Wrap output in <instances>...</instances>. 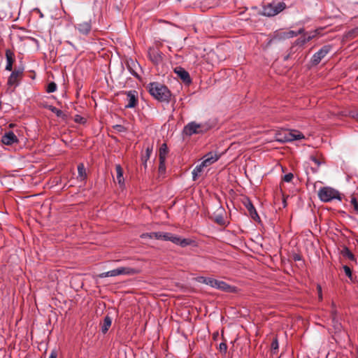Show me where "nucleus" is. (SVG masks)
<instances>
[{
  "label": "nucleus",
  "mask_w": 358,
  "mask_h": 358,
  "mask_svg": "<svg viewBox=\"0 0 358 358\" xmlns=\"http://www.w3.org/2000/svg\"><path fill=\"white\" fill-rule=\"evenodd\" d=\"M166 160L159 159V172L162 174L164 173L166 171Z\"/></svg>",
  "instance_id": "nucleus-32"
},
{
  "label": "nucleus",
  "mask_w": 358,
  "mask_h": 358,
  "mask_svg": "<svg viewBox=\"0 0 358 358\" xmlns=\"http://www.w3.org/2000/svg\"><path fill=\"white\" fill-rule=\"evenodd\" d=\"M141 238H155L157 240L161 239V231L144 233L141 235Z\"/></svg>",
  "instance_id": "nucleus-22"
},
{
  "label": "nucleus",
  "mask_w": 358,
  "mask_h": 358,
  "mask_svg": "<svg viewBox=\"0 0 358 358\" xmlns=\"http://www.w3.org/2000/svg\"><path fill=\"white\" fill-rule=\"evenodd\" d=\"M220 157L216 152H210L204 155L203 160L201 164L204 167H206L216 162L220 159Z\"/></svg>",
  "instance_id": "nucleus-15"
},
{
  "label": "nucleus",
  "mask_w": 358,
  "mask_h": 358,
  "mask_svg": "<svg viewBox=\"0 0 358 358\" xmlns=\"http://www.w3.org/2000/svg\"><path fill=\"white\" fill-rule=\"evenodd\" d=\"M148 90H168L164 85H159L157 83H150Z\"/></svg>",
  "instance_id": "nucleus-28"
},
{
  "label": "nucleus",
  "mask_w": 358,
  "mask_h": 358,
  "mask_svg": "<svg viewBox=\"0 0 358 358\" xmlns=\"http://www.w3.org/2000/svg\"><path fill=\"white\" fill-rule=\"evenodd\" d=\"M332 46L331 45H325L322 46L317 52H316L312 57L310 62L313 66L317 65L323 58L331 50Z\"/></svg>",
  "instance_id": "nucleus-9"
},
{
  "label": "nucleus",
  "mask_w": 358,
  "mask_h": 358,
  "mask_svg": "<svg viewBox=\"0 0 358 358\" xmlns=\"http://www.w3.org/2000/svg\"><path fill=\"white\" fill-rule=\"evenodd\" d=\"M212 278H207L204 276H199L196 278L198 282L203 283L207 285H210Z\"/></svg>",
  "instance_id": "nucleus-29"
},
{
  "label": "nucleus",
  "mask_w": 358,
  "mask_h": 358,
  "mask_svg": "<svg viewBox=\"0 0 358 358\" xmlns=\"http://www.w3.org/2000/svg\"><path fill=\"white\" fill-rule=\"evenodd\" d=\"M75 29L79 31L80 34L87 36L92 29L91 20L82 22L75 25Z\"/></svg>",
  "instance_id": "nucleus-12"
},
{
  "label": "nucleus",
  "mask_w": 358,
  "mask_h": 358,
  "mask_svg": "<svg viewBox=\"0 0 358 358\" xmlns=\"http://www.w3.org/2000/svg\"><path fill=\"white\" fill-rule=\"evenodd\" d=\"M131 65H132L134 67H135L136 66H138V64L137 63V62H135L132 59H131L130 63L128 62V69H129L130 73L132 75H134L135 77L138 78L139 77L138 74L133 69V67H131Z\"/></svg>",
  "instance_id": "nucleus-26"
},
{
  "label": "nucleus",
  "mask_w": 358,
  "mask_h": 358,
  "mask_svg": "<svg viewBox=\"0 0 358 358\" xmlns=\"http://www.w3.org/2000/svg\"><path fill=\"white\" fill-rule=\"evenodd\" d=\"M115 171L117 182L120 186H123L124 185V179L123 177V170L122 166L120 164H117L115 166Z\"/></svg>",
  "instance_id": "nucleus-19"
},
{
  "label": "nucleus",
  "mask_w": 358,
  "mask_h": 358,
  "mask_svg": "<svg viewBox=\"0 0 358 358\" xmlns=\"http://www.w3.org/2000/svg\"><path fill=\"white\" fill-rule=\"evenodd\" d=\"M304 36H306V38L308 42L310 41V40H312L315 36L314 34H305Z\"/></svg>",
  "instance_id": "nucleus-47"
},
{
  "label": "nucleus",
  "mask_w": 358,
  "mask_h": 358,
  "mask_svg": "<svg viewBox=\"0 0 358 358\" xmlns=\"http://www.w3.org/2000/svg\"><path fill=\"white\" fill-rule=\"evenodd\" d=\"M351 202H352V203H353L355 209L357 211H358V203H357V200L355 199H352Z\"/></svg>",
  "instance_id": "nucleus-48"
},
{
  "label": "nucleus",
  "mask_w": 358,
  "mask_h": 358,
  "mask_svg": "<svg viewBox=\"0 0 358 358\" xmlns=\"http://www.w3.org/2000/svg\"><path fill=\"white\" fill-rule=\"evenodd\" d=\"M164 241H169L176 245L185 247L191 244L192 241L188 238H182L180 236H175L171 233L161 232V239Z\"/></svg>",
  "instance_id": "nucleus-6"
},
{
  "label": "nucleus",
  "mask_w": 358,
  "mask_h": 358,
  "mask_svg": "<svg viewBox=\"0 0 358 358\" xmlns=\"http://www.w3.org/2000/svg\"><path fill=\"white\" fill-rule=\"evenodd\" d=\"M9 127H13V124H9Z\"/></svg>",
  "instance_id": "nucleus-52"
},
{
  "label": "nucleus",
  "mask_w": 358,
  "mask_h": 358,
  "mask_svg": "<svg viewBox=\"0 0 358 358\" xmlns=\"http://www.w3.org/2000/svg\"><path fill=\"white\" fill-rule=\"evenodd\" d=\"M219 350L222 353H226L227 350V345L225 343H221L219 345Z\"/></svg>",
  "instance_id": "nucleus-36"
},
{
  "label": "nucleus",
  "mask_w": 358,
  "mask_h": 358,
  "mask_svg": "<svg viewBox=\"0 0 358 358\" xmlns=\"http://www.w3.org/2000/svg\"><path fill=\"white\" fill-rule=\"evenodd\" d=\"M213 127V124L210 121L197 123L194 121L189 122L183 128V134L191 136L194 134H203Z\"/></svg>",
  "instance_id": "nucleus-1"
},
{
  "label": "nucleus",
  "mask_w": 358,
  "mask_h": 358,
  "mask_svg": "<svg viewBox=\"0 0 358 358\" xmlns=\"http://www.w3.org/2000/svg\"><path fill=\"white\" fill-rule=\"evenodd\" d=\"M348 116L357 120L358 112L354 110H348Z\"/></svg>",
  "instance_id": "nucleus-40"
},
{
  "label": "nucleus",
  "mask_w": 358,
  "mask_h": 358,
  "mask_svg": "<svg viewBox=\"0 0 358 358\" xmlns=\"http://www.w3.org/2000/svg\"><path fill=\"white\" fill-rule=\"evenodd\" d=\"M317 291H318V297H319V299L321 301L322 299V287L320 285H317Z\"/></svg>",
  "instance_id": "nucleus-45"
},
{
  "label": "nucleus",
  "mask_w": 358,
  "mask_h": 358,
  "mask_svg": "<svg viewBox=\"0 0 358 358\" xmlns=\"http://www.w3.org/2000/svg\"><path fill=\"white\" fill-rule=\"evenodd\" d=\"M46 108H48L52 113H54L57 117H61L63 115V112L61 110L57 108L56 107L52 105H48L46 106Z\"/></svg>",
  "instance_id": "nucleus-30"
},
{
  "label": "nucleus",
  "mask_w": 358,
  "mask_h": 358,
  "mask_svg": "<svg viewBox=\"0 0 358 358\" xmlns=\"http://www.w3.org/2000/svg\"><path fill=\"white\" fill-rule=\"evenodd\" d=\"M204 168L203 166H202L201 164L197 165L192 171V179L193 180H196L200 173L202 172L203 169Z\"/></svg>",
  "instance_id": "nucleus-24"
},
{
  "label": "nucleus",
  "mask_w": 358,
  "mask_h": 358,
  "mask_svg": "<svg viewBox=\"0 0 358 358\" xmlns=\"http://www.w3.org/2000/svg\"><path fill=\"white\" fill-rule=\"evenodd\" d=\"M1 142L6 145H11L18 142L17 136L11 131L6 132L1 137Z\"/></svg>",
  "instance_id": "nucleus-13"
},
{
  "label": "nucleus",
  "mask_w": 358,
  "mask_h": 358,
  "mask_svg": "<svg viewBox=\"0 0 358 358\" xmlns=\"http://www.w3.org/2000/svg\"><path fill=\"white\" fill-rule=\"evenodd\" d=\"M111 323H112L111 317L108 315L106 316L103 320V324L101 327L102 333L106 334L108 331L109 327L111 325Z\"/></svg>",
  "instance_id": "nucleus-23"
},
{
  "label": "nucleus",
  "mask_w": 358,
  "mask_h": 358,
  "mask_svg": "<svg viewBox=\"0 0 358 358\" xmlns=\"http://www.w3.org/2000/svg\"><path fill=\"white\" fill-rule=\"evenodd\" d=\"M173 72L176 74L177 77L180 78L185 87H189L192 83L189 73L184 68L176 66L173 69Z\"/></svg>",
  "instance_id": "nucleus-10"
},
{
  "label": "nucleus",
  "mask_w": 358,
  "mask_h": 358,
  "mask_svg": "<svg viewBox=\"0 0 358 358\" xmlns=\"http://www.w3.org/2000/svg\"><path fill=\"white\" fill-rule=\"evenodd\" d=\"M148 54L149 58L153 63L158 64L162 62L163 54L159 50L156 48H150Z\"/></svg>",
  "instance_id": "nucleus-14"
},
{
  "label": "nucleus",
  "mask_w": 358,
  "mask_h": 358,
  "mask_svg": "<svg viewBox=\"0 0 358 358\" xmlns=\"http://www.w3.org/2000/svg\"><path fill=\"white\" fill-rule=\"evenodd\" d=\"M357 120H358V115H357Z\"/></svg>",
  "instance_id": "nucleus-54"
},
{
  "label": "nucleus",
  "mask_w": 358,
  "mask_h": 358,
  "mask_svg": "<svg viewBox=\"0 0 358 358\" xmlns=\"http://www.w3.org/2000/svg\"><path fill=\"white\" fill-rule=\"evenodd\" d=\"M286 8L284 2L270 3L263 7V15L267 17H273Z\"/></svg>",
  "instance_id": "nucleus-5"
},
{
  "label": "nucleus",
  "mask_w": 358,
  "mask_h": 358,
  "mask_svg": "<svg viewBox=\"0 0 358 358\" xmlns=\"http://www.w3.org/2000/svg\"><path fill=\"white\" fill-rule=\"evenodd\" d=\"M47 90H57V85L54 82H51L48 84Z\"/></svg>",
  "instance_id": "nucleus-44"
},
{
  "label": "nucleus",
  "mask_w": 358,
  "mask_h": 358,
  "mask_svg": "<svg viewBox=\"0 0 358 358\" xmlns=\"http://www.w3.org/2000/svg\"><path fill=\"white\" fill-rule=\"evenodd\" d=\"M317 195L322 202H331L334 199L341 201L339 192L330 187H321L318 191Z\"/></svg>",
  "instance_id": "nucleus-3"
},
{
  "label": "nucleus",
  "mask_w": 358,
  "mask_h": 358,
  "mask_svg": "<svg viewBox=\"0 0 358 358\" xmlns=\"http://www.w3.org/2000/svg\"><path fill=\"white\" fill-rule=\"evenodd\" d=\"M275 38L278 40H284L289 38L287 37V31H276L275 32Z\"/></svg>",
  "instance_id": "nucleus-31"
},
{
  "label": "nucleus",
  "mask_w": 358,
  "mask_h": 358,
  "mask_svg": "<svg viewBox=\"0 0 358 358\" xmlns=\"http://www.w3.org/2000/svg\"><path fill=\"white\" fill-rule=\"evenodd\" d=\"M5 55L6 59L5 70L8 71H11L13 70V65L15 62V55L12 50H10V49H6Z\"/></svg>",
  "instance_id": "nucleus-17"
},
{
  "label": "nucleus",
  "mask_w": 358,
  "mask_h": 358,
  "mask_svg": "<svg viewBox=\"0 0 358 358\" xmlns=\"http://www.w3.org/2000/svg\"><path fill=\"white\" fill-rule=\"evenodd\" d=\"M152 148H147V149L145 150V155L143 156V160L145 161V163L150 158L151 152H152Z\"/></svg>",
  "instance_id": "nucleus-33"
},
{
  "label": "nucleus",
  "mask_w": 358,
  "mask_h": 358,
  "mask_svg": "<svg viewBox=\"0 0 358 358\" xmlns=\"http://www.w3.org/2000/svg\"><path fill=\"white\" fill-rule=\"evenodd\" d=\"M245 206L248 209V210L250 213V215L251 216V217L252 219L255 220L256 217H259L255 208L254 207V206L252 205V203H251V201L250 200H248L245 203Z\"/></svg>",
  "instance_id": "nucleus-20"
},
{
  "label": "nucleus",
  "mask_w": 358,
  "mask_h": 358,
  "mask_svg": "<svg viewBox=\"0 0 358 358\" xmlns=\"http://www.w3.org/2000/svg\"><path fill=\"white\" fill-rule=\"evenodd\" d=\"M343 256L345 258H348L350 260H355V255L348 248H345L342 251Z\"/></svg>",
  "instance_id": "nucleus-27"
},
{
  "label": "nucleus",
  "mask_w": 358,
  "mask_h": 358,
  "mask_svg": "<svg viewBox=\"0 0 358 358\" xmlns=\"http://www.w3.org/2000/svg\"><path fill=\"white\" fill-rule=\"evenodd\" d=\"M11 73L8 79L7 83L10 87H16L18 86L20 80L22 77L24 73V67H15L14 70L11 71Z\"/></svg>",
  "instance_id": "nucleus-7"
},
{
  "label": "nucleus",
  "mask_w": 358,
  "mask_h": 358,
  "mask_svg": "<svg viewBox=\"0 0 358 358\" xmlns=\"http://www.w3.org/2000/svg\"><path fill=\"white\" fill-rule=\"evenodd\" d=\"M343 270H344V272L345 273V275L349 277V278H351L352 277V271H351V269L349 266H343Z\"/></svg>",
  "instance_id": "nucleus-38"
},
{
  "label": "nucleus",
  "mask_w": 358,
  "mask_h": 358,
  "mask_svg": "<svg viewBox=\"0 0 358 358\" xmlns=\"http://www.w3.org/2000/svg\"><path fill=\"white\" fill-rule=\"evenodd\" d=\"M48 92H52L53 91L52 90H50V91H47Z\"/></svg>",
  "instance_id": "nucleus-53"
},
{
  "label": "nucleus",
  "mask_w": 358,
  "mask_h": 358,
  "mask_svg": "<svg viewBox=\"0 0 358 358\" xmlns=\"http://www.w3.org/2000/svg\"><path fill=\"white\" fill-rule=\"evenodd\" d=\"M331 305H332V310H331L332 322L334 324V327L336 329H339L340 328V324L338 323V321L336 319V310L335 309V304H334V302H332Z\"/></svg>",
  "instance_id": "nucleus-25"
},
{
  "label": "nucleus",
  "mask_w": 358,
  "mask_h": 358,
  "mask_svg": "<svg viewBox=\"0 0 358 358\" xmlns=\"http://www.w3.org/2000/svg\"><path fill=\"white\" fill-rule=\"evenodd\" d=\"M303 31H304L303 29H300L298 31H296V32L298 33V35H299V34H302Z\"/></svg>",
  "instance_id": "nucleus-51"
},
{
  "label": "nucleus",
  "mask_w": 358,
  "mask_h": 358,
  "mask_svg": "<svg viewBox=\"0 0 358 358\" xmlns=\"http://www.w3.org/2000/svg\"><path fill=\"white\" fill-rule=\"evenodd\" d=\"M222 220V217H217L216 218V222H217V223H221Z\"/></svg>",
  "instance_id": "nucleus-50"
},
{
  "label": "nucleus",
  "mask_w": 358,
  "mask_h": 358,
  "mask_svg": "<svg viewBox=\"0 0 358 358\" xmlns=\"http://www.w3.org/2000/svg\"><path fill=\"white\" fill-rule=\"evenodd\" d=\"M169 150L166 143H163L159 150V159L166 160Z\"/></svg>",
  "instance_id": "nucleus-21"
},
{
  "label": "nucleus",
  "mask_w": 358,
  "mask_h": 358,
  "mask_svg": "<svg viewBox=\"0 0 358 358\" xmlns=\"http://www.w3.org/2000/svg\"><path fill=\"white\" fill-rule=\"evenodd\" d=\"M87 172L83 163L78 165V176L77 180L80 182H85L87 179Z\"/></svg>",
  "instance_id": "nucleus-18"
},
{
  "label": "nucleus",
  "mask_w": 358,
  "mask_h": 358,
  "mask_svg": "<svg viewBox=\"0 0 358 358\" xmlns=\"http://www.w3.org/2000/svg\"><path fill=\"white\" fill-rule=\"evenodd\" d=\"M57 352L55 351H52L48 358H57Z\"/></svg>",
  "instance_id": "nucleus-49"
},
{
  "label": "nucleus",
  "mask_w": 358,
  "mask_h": 358,
  "mask_svg": "<svg viewBox=\"0 0 358 358\" xmlns=\"http://www.w3.org/2000/svg\"><path fill=\"white\" fill-rule=\"evenodd\" d=\"M294 175L292 173H289L284 176L283 180L287 182H289L293 179Z\"/></svg>",
  "instance_id": "nucleus-35"
},
{
  "label": "nucleus",
  "mask_w": 358,
  "mask_h": 358,
  "mask_svg": "<svg viewBox=\"0 0 358 358\" xmlns=\"http://www.w3.org/2000/svg\"><path fill=\"white\" fill-rule=\"evenodd\" d=\"M336 115L338 116H348V111L347 110H341V111H339Z\"/></svg>",
  "instance_id": "nucleus-46"
},
{
  "label": "nucleus",
  "mask_w": 358,
  "mask_h": 358,
  "mask_svg": "<svg viewBox=\"0 0 358 358\" xmlns=\"http://www.w3.org/2000/svg\"><path fill=\"white\" fill-rule=\"evenodd\" d=\"M171 91H148L153 98L161 102L169 103L171 96Z\"/></svg>",
  "instance_id": "nucleus-11"
},
{
  "label": "nucleus",
  "mask_w": 358,
  "mask_h": 358,
  "mask_svg": "<svg viewBox=\"0 0 358 358\" xmlns=\"http://www.w3.org/2000/svg\"><path fill=\"white\" fill-rule=\"evenodd\" d=\"M271 348L274 350L278 349V342L277 339L273 341L271 343Z\"/></svg>",
  "instance_id": "nucleus-42"
},
{
  "label": "nucleus",
  "mask_w": 358,
  "mask_h": 358,
  "mask_svg": "<svg viewBox=\"0 0 358 358\" xmlns=\"http://www.w3.org/2000/svg\"><path fill=\"white\" fill-rule=\"evenodd\" d=\"M114 128L117 131H120V132H122V131H125V128L124 126L121 125V124H116L114 126Z\"/></svg>",
  "instance_id": "nucleus-41"
},
{
  "label": "nucleus",
  "mask_w": 358,
  "mask_h": 358,
  "mask_svg": "<svg viewBox=\"0 0 358 358\" xmlns=\"http://www.w3.org/2000/svg\"><path fill=\"white\" fill-rule=\"evenodd\" d=\"M210 287L229 293H234L237 290L236 287L231 286L224 281L216 280L213 278Z\"/></svg>",
  "instance_id": "nucleus-8"
},
{
  "label": "nucleus",
  "mask_w": 358,
  "mask_h": 358,
  "mask_svg": "<svg viewBox=\"0 0 358 358\" xmlns=\"http://www.w3.org/2000/svg\"><path fill=\"white\" fill-rule=\"evenodd\" d=\"M306 43H308V41H306V36H303L296 41V45H303Z\"/></svg>",
  "instance_id": "nucleus-34"
},
{
  "label": "nucleus",
  "mask_w": 358,
  "mask_h": 358,
  "mask_svg": "<svg viewBox=\"0 0 358 358\" xmlns=\"http://www.w3.org/2000/svg\"><path fill=\"white\" fill-rule=\"evenodd\" d=\"M310 159L317 166V167L320 166V164H322V162L315 157L312 156L310 157Z\"/></svg>",
  "instance_id": "nucleus-43"
},
{
  "label": "nucleus",
  "mask_w": 358,
  "mask_h": 358,
  "mask_svg": "<svg viewBox=\"0 0 358 358\" xmlns=\"http://www.w3.org/2000/svg\"><path fill=\"white\" fill-rule=\"evenodd\" d=\"M304 138V136L297 130H282L275 134L278 142L285 143Z\"/></svg>",
  "instance_id": "nucleus-2"
},
{
  "label": "nucleus",
  "mask_w": 358,
  "mask_h": 358,
  "mask_svg": "<svg viewBox=\"0 0 358 358\" xmlns=\"http://www.w3.org/2000/svg\"><path fill=\"white\" fill-rule=\"evenodd\" d=\"M74 120H75V122H76L78 123H80V124H84L86 122V120L84 117H83L82 116L78 115L75 116Z\"/></svg>",
  "instance_id": "nucleus-37"
},
{
  "label": "nucleus",
  "mask_w": 358,
  "mask_h": 358,
  "mask_svg": "<svg viewBox=\"0 0 358 358\" xmlns=\"http://www.w3.org/2000/svg\"><path fill=\"white\" fill-rule=\"evenodd\" d=\"M137 91H128L127 93V104L125 105L126 108H134L137 103Z\"/></svg>",
  "instance_id": "nucleus-16"
},
{
  "label": "nucleus",
  "mask_w": 358,
  "mask_h": 358,
  "mask_svg": "<svg viewBox=\"0 0 358 358\" xmlns=\"http://www.w3.org/2000/svg\"><path fill=\"white\" fill-rule=\"evenodd\" d=\"M138 271L131 267H119L115 269L101 273L99 275L100 278L115 277L117 275H132L136 274Z\"/></svg>",
  "instance_id": "nucleus-4"
},
{
  "label": "nucleus",
  "mask_w": 358,
  "mask_h": 358,
  "mask_svg": "<svg viewBox=\"0 0 358 358\" xmlns=\"http://www.w3.org/2000/svg\"><path fill=\"white\" fill-rule=\"evenodd\" d=\"M298 36V33L294 31L290 30L287 31V37L289 38H294Z\"/></svg>",
  "instance_id": "nucleus-39"
}]
</instances>
